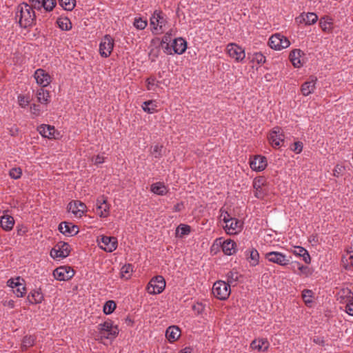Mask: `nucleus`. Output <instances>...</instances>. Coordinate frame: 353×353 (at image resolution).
<instances>
[{
  "instance_id": "obj_22",
  "label": "nucleus",
  "mask_w": 353,
  "mask_h": 353,
  "mask_svg": "<svg viewBox=\"0 0 353 353\" xmlns=\"http://www.w3.org/2000/svg\"><path fill=\"white\" fill-rule=\"evenodd\" d=\"M221 248L224 254L228 256L232 255L236 252V243L231 239L224 241Z\"/></svg>"
},
{
  "instance_id": "obj_53",
  "label": "nucleus",
  "mask_w": 353,
  "mask_h": 353,
  "mask_svg": "<svg viewBox=\"0 0 353 353\" xmlns=\"http://www.w3.org/2000/svg\"><path fill=\"white\" fill-rule=\"evenodd\" d=\"M254 59L256 60L258 63H263L265 61V57L261 52H256L254 54Z\"/></svg>"
},
{
  "instance_id": "obj_63",
  "label": "nucleus",
  "mask_w": 353,
  "mask_h": 353,
  "mask_svg": "<svg viewBox=\"0 0 353 353\" xmlns=\"http://www.w3.org/2000/svg\"><path fill=\"white\" fill-rule=\"evenodd\" d=\"M184 208V204L183 202L178 203L174 206V212H181Z\"/></svg>"
},
{
  "instance_id": "obj_52",
  "label": "nucleus",
  "mask_w": 353,
  "mask_h": 353,
  "mask_svg": "<svg viewBox=\"0 0 353 353\" xmlns=\"http://www.w3.org/2000/svg\"><path fill=\"white\" fill-rule=\"evenodd\" d=\"M291 150L296 154L301 153L303 150V143L301 141L294 142L291 147Z\"/></svg>"
},
{
  "instance_id": "obj_59",
  "label": "nucleus",
  "mask_w": 353,
  "mask_h": 353,
  "mask_svg": "<svg viewBox=\"0 0 353 353\" xmlns=\"http://www.w3.org/2000/svg\"><path fill=\"white\" fill-rule=\"evenodd\" d=\"M41 1L42 0H30L32 3V8H38L40 9L41 8Z\"/></svg>"
},
{
  "instance_id": "obj_31",
  "label": "nucleus",
  "mask_w": 353,
  "mask_h": 353,
  "mask_svg": "<svg viewBox=\"0 0 353 353\" xmlns=\"http://www.w3.org/2000/svg\"><path fill=\"white\" fill-rule=\"evenodd\" d=\"M269 343L267 339H261L259 340H254L251 343L252 349L265 351L268 348Z\"/></svg>"
},
{
  "instance_id": "obj_29",
  "label": "nucleus",
  "mask_w": 353,
  "mask_h": 353,
  "mask_svg": "<svg viewBox=\"0 0 353 353\" xmlns=\"http://www.w3.org/2000/svg\"><path fill=\"white\" fill-rule=\"evenodd\" d=\"M101 205L96 207V213L101 217H107L109 214L110 205L107 203V199H101Z\"/></svg>"
},
{
  "instance_id": "obj_18",
  "label": "nucleus",
  "mask_w": 353,
  "mask_h": 353,
  "mask_svg": "<svg viewBox=\"0 0 353 353\" xmlns=\"http://www.w3.org/2000/svg\"><path fill=\"white\" fill-rule=\"evenodd\" d=\"M86 205L80 201H70L68 205V211H71L77 216L81 217L85 211Z\"/></svg>"
},
{
  "instance_id": "obj_27",
  "label": "nucleus",
  "mask_w": 353,
  "mask_h": 353,
  "mask_svg": "<svg viewBox=\"0 0 353 353\" xmlns=\"http://www.w3.org/2000/svg\"><path fill=\"white\" fill-rule=\"evenodd\" d=\"M14 224V218L10 215H3L0 219V225L6 231L12 229Z\"/></svg>"
},
{
  "instance_id": "obj_26",
  "label": "nucleus",
  "mask_w": 353,
  "mask_h": 353,
  "mask_svg": "<svg viewBox=\"0 0 353 353\" xmlns=\"http://www.w3.org/2000/svg\"><path fill=\"white\" fill-rule=\"evenodd\" d=\"M172 40V32L169 31L165 33L163 37L162 40L160 43V46L164 50V52L168 54H172V48L170 46V42Z\"/></svg>"
},
{
  "instance_id": "obj_43",
  "label": "nucleus",
  "mask_w": 353,
  "mask_h": 353,
  "mask_svg": "<svg viewBox=\"0 0 353 353\" xmlns=\"http://www.w3.org/2000/svg\"><path fill=\"white\" fill-rule=\"evenodd\" d=\"M154 14L157 16L155 18L157 21V26H159V28L162 29V27L166 23V19L163 17V12L160 10H155Z\"/></svg>"
},
{
  "instance_id": "obj_58",
  "label": "nucleus",
  "mask_w": 353,
  "mask_h": 353,
  "mask_svg": "<svg viewBox=\"0 0 353 353\" xmlns=\"http://www.w3.org/2000/svg\"><path fill=\"white\" fill-rule=\"evenodd\" d=\"M204 309V307L202 303H197L196 304L192 306V310L196 312L198 314H201Z\"/></svg>"
},
{
  "instance_id": "obj_4",
  "label": "nucleus",
  "mask_w": 353,
  "mask_h": 353,
  "mask_svg": "<svg viewBox=\"0 0 353 353\" xmlns=\"http://www.w3.org/2000/svg\"><path fill=\"white\" fill-rule=\"evenodd\" d=\"M165 288L164 278L158 275L153 277L147 285L146 290L149 294H157L161 293Z\"/></svg>"
},
{
  "instance_id": "obj_45",
  "label": "nucleus",
  "mask_w": 353,
  "mask_h": 353,
  "mask_svg": "<svg viewBox=\"0 0 353 353\" xmlns=\"http://www.w3.org/2000/svg\"><path fill=\"white\" fill-rule=\"evenodd\" d=\"M295 265L297 266V269L300 270L301 274L305 275V276L312 275V270L308 266L301 265L299 262H295Z\"/></svg>"
},
{
  "instance_id": "obj_62",
  "label": "nucleus",
  "mask_w": 353,
  "mask_h": 353,
  "mask_svg": "<svg viewBox=\"0 0 353 353\" xmlns=\"http://www.w3.org/2000/svg\"><path fill=\"white\" fill-rule=\"evenodd\" d=\"M304 250H305L304 248L301 246H296L295 247V250H294L293 253L297 256H301V254L304 252Z\"/></svg>"
},
{
  "instance_id": "obj_46",
  "label": "nucleus",
  "mask_w": 353,
  "mask_h": 353,
  "mask_svg": "<svg viewBox=\"0 0 353 353\" xmlns=\"http://www.w3.org/2000/svg\"><path fill=\"white\" fill-rule=\"evenodd\" d=\"M241 224L242 223L241 221L233 218L232 220H230L228 225H226V228H228L229 230H232V231H235L241 228Z\"/></svg>"
},
{
  "instance_id": "obj_38",
  "label": "nucleus",
  "mask_w": 353,
  "mask_h": 353,
  "mask_svg": "<svg viewBox=\"0 0 353 353\" xmlns=\"http://www.w3.org/2000/svg\"><path fill=\"white\" fill-rule=\"evenodd\" d=\"M248 260H250V265L252 266H256L259 263V254L258 251L252 248L250 251V256L247 258Z\"/></svg>"
},
{
  "instance_id": "obj_32",
  "label": "nucleus",
  "mask_w": 353,
  "mask_h": 353,
  "mask_svg": "<svg viewBox=\"0 0 353 353\" xmlns=\"http://www.w3.org/2000/svg\"><path fill=\"white\" fill-rule=\"evenodd\" d=\"M319 26L323 31L330 32L333 28V23L331 19L324 17L320 19Z\"/></svg>"
},
{
  "instance_id": "obj_23",
  "label": "nucleus",
  "mask_w": 353,
  "mask_h": 353,
  "mask_svg": "<svg viewBox=\"0 0 353 353\" xmlns=\"http://www.w3.org/2000/svg\"><path fill=\"white\" fill-rule=\"evenodd\" d=\"M318 20L317 15L314 12H308L306 14H301L296 18V21L298 23L304 22L305 25L314 24Z\"/></svg>"
},
{
  "instance_id": "obj_10",
  "label": "nucleus",
  "mask_w": 353,
  "mask_h": 353,
  "mask_svg": "<svg viewBox=\"0 0 353 353\" xmlns=\"http://www.w3.org/2000/svg\"><path fill=\"white\" fill-rule=\"evenodd\" d=\"M59 231L64 235L73 236L77 235L79 229V227L71 222L63 221L58 227Z\"/></svg>"
},
{
  "instance_id": "obj_2",
  "label": "nucleus",
  "mask_w": 353,
  "mask_h": 353,
  "mask_svg": "<svg viewBox=\"0 0 353 353\" xmlns=\"http://www.w3.org/2000/svg\"><path fill=\"white\" fill-rule=\"evenodd\" d=\"M99 334L101 338L113 340L119 334L117 325H114L111 320H108L98 325Z\"/></svg>"
},
{
  "instance_id": "obj_61",
  "label": "nucleus",
  "mask_w": 353,
  "mask_h": 353,
  "mask_svg": "<svg viewBox=\"0 0 353 353\" xmlns=\"http://www.w3.org/2000/svg\"><path fill=\"white\" fill-rule=\"evenodd\" d=\"M92 161L96 165L100 164V163H102L104 161V158H103V157H101L100 155H97V156L93 157Z\"/></svg>"
},
{
  "instance_id": "obj_17",
  "label": "nucleus",
  "mask_w": 353,
  "mask_h": 353,
  "mask_svg": "<svg viewBox=\"0 0 353 353\" xmlns=\"http://www.w3.org/2000/svg\"><path fill=\"white\" fill-rule=\"evenodd\" d=\"M250 168L254 171H262L267 167V159L264 156L256 155L250 162Z\"/></svg>"
},
{
  "instance_id": "obj_28",
  "label": "nucleus",
  "mask_w": 353,
  "mask_h": 353,
  "mask_svg": "<svg viewBox=\"0 0 353 353\" xmlns=\"http://www.w3.org/2000/svg\"><path fill=\"white\" fill-rule=\"evenodd\" d=\"M43 299V295L41 289L32 290L28 296V300L31 304H37L41 303Z\"/></svg>"
},
{
  "instance_id": "obj_11",
  "label": "nucleus",
  "mask_w": 353,
  "mask_h": 353,
  "mask_svg": "<svg viewBox=\"0 0 353 353\" xmlns=\"http://www.w3.org/2000/svg\"><path fill=\"white\" fill-rule=\"evenodd\" d=\"M268 139L272 147L279 146L281 142L284 141V134L280 127H274L268 136Z\"/></svg>"
},
{
  "instance_id": "obj_51",
  "label": "nucleus",
  "mask_w": 353,
  "mask_h": 353,
  "mask_svg": "<svg viewBox=\"0 0 353 353\" xmlns=\"http://www.w3.org/2000/svg\"><path fill=\"white\" fill-rule=\"evenodd\" d=\"M34 343V337L33 336H25L23 339V344L24 346H32Z\"/></svg>"
},
{
  "instance_id": "obj_7",
  "label": "nucleus",
  "mask_w": 353,
  "mask_h": 353,
  "mask_svg": "<svg viewBox=\"0 0 353 353\" xmlns=\"http://www.w3.org/2000/svg\"><path fill=\"white\" fill-rule=\"evenodd\" d=\"M114 48V39L110 34H105L99 45V53L101 57H108Z\"/></svg>"
},
{
  "instance_id": "obj_44",
  "label": "nucleus",
  "mask_w": 353,
  "mask_h": 353,
  "mask_svg": "<svg viewBox=\"0 0 353 353\" xmlns=\"http://www.w3.org/2000/svg\"><path fill=\"white\" fill-rule=\"evenodd\" d=\"M57 4V0H42L41 7L46 11H52Z\"/></svg>"
},
{
  "instance_id": "obj_64",
  "label": "nucleus",
  "mask_w": 353,
  "mask_h": 353,
  "mask_svg": "<svg viewBox=\"0 0 353 353\" xmlns=\"http://www.w3.org/2000/svg\"><path fill=\"white\" fill-rule=\"evenodd\" d=\"M156 17H157V16L154 13L152 17L150 19V24H151V26H154V30H158L157 26V21H156V19H155Z\"/></svg>"
},
{
  "instance_id": "obj_54",
  "label": "nucleus",
  "mask_w": 353,
  "mask_h": 353,
  "mask_svg": "<svg viewBox=\"0 0 353 353\" xmlns=\"http://www.w3.org/2000/svg\"><path fill=\"white\" fill-rule=\"evenodd\" d=\"M300 256L303 258V260L305 263L310 264L311 263V257L307 250H304V252L301 254Z\"/></svg>"
},
{
  "instance_id": "obj_33",
  "label": "nucleus",
  "mask_w": 353,
  "mask_h": 353,
  "mask_svg": "<svg viewBox=\"0 0 353 353\" xmlns=\"http://www.w3.org/2000/svg\"><path fill=\"white\" fill-rule=\"evenodd\" d=\"M37 96L39 103L46 104L49 102L50 93L48 90H44L43 88H41L37 90Z\"/></svg>"
},
{
  "instance_id": "obj_8",
  "label": "nucleus",
  "mask_w": 353,
  "mask_h": 353,
  "mask_svg": "<svg viewBox=\"0 0 353 353\" xmlns=\"http://www.w3.org/2000/svg\"><path fill=\"white\" fill-rule=\"evenodd\" d=\"M74 271L69 266H60L53 271L54 277L59 281H68L72 278Z\"/></svg>"
},
{
  "instance_id": "obj_36",
  "label": "nucleus",
  "mask_w": 353,
  "mask_h": 353,
  "mask_svg": "<svg viewBox=\"0 0 353 353\" xmlns=\"http://www.w3.org/2000/svg\"><path fill=\"white\" fill-rule=\"evenodd\" d=\"M57 23L62 30H69L72 28V23L68 17L59 18Z\"/></svg>"
},
{
  "instance_id": "obj_1",
  "label": "nucleus",
  "mask_w": 353,
  "mask_h": 353,
  "mask_svg": "<svg viewBox=\"0 0 353 353\" xmlns=\"http://www.w3.org/2000/svg\"><path fill=\"white\" fill-rule=\"evenodd\" d=\"M15 17L19 18V26L23 28L32 26L36 21L35 12L32 7L26 3L18 6Z\"/></svg>"
},
{
  "instance_id": "obj_39",
  "label": "nucleus",
  "mask_w": 353,
  "mask_h": 353,
  "mask_svg": "<svg viewBox=\"0 0 353 353\" xmlns=\"http://www.w3.org/2000/svg\"><path fill=\"white\" fill-rule=\"evenodd\" d=\"M190 232L191 227L188 225L180 224L176 228V234L181 238L189 234Z\"/></svg>"
},
{
  "instance_id": "obj_6",
  "label": "nucleus",
  "mask_w": 353,
  "mask_h": 353,
  "mask_svg": "<svg viewBox=\"0 0 353 353\" xmlns=\"http://www.w3.org/2000/svg\"><path fill=\"white\" fill-rule=\"evenodd\" d=\"M70 246L63 241L58 242L50 251V256L55 258H65L70 253Z\"/></svg>"
},
{
  "instance_id": "obj_35",
  "label": "nucleus",
  "mask_w": 353,
  "mask_h": 353,
  "mask_svg": "<svg viewBox=\"0 0 353 353\" xmlns=\"http://www.w3.org/2000/svg\"><path fill=\"white\" fill-rule=\"evenodd\" d=\"M313 296L314 292L310 290L305 289L302 292V299L307 307H310L313 303Z\"/></svg>"
},
{
  "instance_id": "obj_37",
  "label": "nucleus",
  "mask_w": 353,
  "mask_h": 353,
  "mask_svg": "<svg viewBox=\"0 0 353 353\" xmlns=\"http://www.w3.org/2000/svg\"><path fill=\"white\" fill-rule=\"evenodd\" d=\"M239 276H241L239 274V273L236 271H230L227 273L226 277H227V282L226 283L230 284V286L231 285H235L236 283L239 281Z\"/></svg>"
},
{
  "instance_id": "obj_3",
  "label": "nucleus",
  "mask_w": 353,
  "mask_h": 353,
  "mask_svg": "<svg viewBox=\"0 0 353 353\" xmlns=\"http://www.w3.org/2000/svg\"><path fill=\"white\" fill-rule=\"evenodd\" d=\"M212 292L216 299L226 300L231 293L230 284L223 281H216L213 285Z\"/></svg>"
},
{
  "instance_id": "obj_9",
  "label": "nucleus",
  "mask_w": 353,
  "mask_h": 353,
  "mask_svg": "<svg viewBox=\"0 0 353 353\" xmlns=\"http://www.w3.org/2000/svg\"><path fill=\"white\" fill-rule=\"evenodd\" d=\"M265 258L270 262L281 266L290 264V259L286 255L279 252H270L265 254Z\"/></svg>"
},
{
  "instance_id": "obj_34",
  "label": "nucleus",
  "mask_w": 353,
  "mask_h": 353,
  "mask_svg": "<svg viewBox=\"0 0 353 353\" xmlns=\"http://www.w3.org/2000/svg\"><path fill=\"white\" fill-rule=\"evenodd\" d=\"M340 299L344 300L345 302L347 301H353V293L352 290L347 288H343L339 292Z\"/></svg>"
},
{
  "instance_id": "obj_56",
  "label": "nucleus",
  "mask_w": 353,
  "mask_h": 353,
  "mask_svg": "<svg viewBox=\"0 0 353 353\" xmlns=\"http://www.w3.org/2000/svg\"><path fill=\"white\" fill-rule=\"evenodd\" d=\"M19 104L21 107H25L29 103V101L23 95H19L18 97Z\"/></svg>"
},
{
  "instance_id": "obj_48",
  "label": "nucleus",
  "mask_w": 353,
  "mask_h": 353,
  "mask_svg": "<svg viewBox=\"0 0 353 353\" xmlns=\"http://www.w3.org/2000/svg\"><path fill=\"white\" fill-rule=\"evenodd\" d=\"M147 21L143 20L141 18L135 19L134 21V27L138 30H144L147 26Z\"/></svg>"
},
{
  "instance_id": "obj_30",
  "label": "nucleus",
  "mask_w": 353,
  "mask_h": 353,
  "mask_svg": "<svg viewBox=\"0 0 353 353\" xmlns=\"http://www.w3.org/2000/svg\"><path fill=\"white\" fill-rule=\"evenodd\" d=\"M150 190L158 195L166 194L168 190L163 183L157 182L151 185Z\"/></svg>"
},
{
  "instance_id": "obj_55",
  "label": "nucleus",
  "mask_w": 353,
  "mask_h": 353,
  "mask_svg": "<svg viewBox=\"0 0 353 353\" xmlns=\"http://www.w3.org/2000/svg\"><path fill=\"white\" fill-rule=\"evenodd\" d=\"M30 111L32 114L38 116L40 114V105L37 104H32L30 105Z\"/></svg>"
},
{
  "instance_id": "obj_15",
  "label": "nucleus",
  "mask_w": 353,
  "mask_h": 353,
  "mask_svg": "<svg viewBox=\"0 0 353 353\" xmlns=\"http://www.w3.org/2000/svg\"><path fill=\"white\" fill-rule=\"evenodd\" d=\"M37 83L42 88L48 86L51 82V77L48 72L43 69H37L34 74Z\"/></svg>"
},
{
  "instance_id": "obj_25",
  "label": "nucleus",
  "mask_w": 353,
  "mask_h": 353,
  "mask_svg": "<svg viewBox=\"0 0 353 353\" xmlns=\"http://www.w3.org/2000/svg\"><path fill=\"white\" fill-rule=\"evenodd\" d=\"M181 335L180 329L175 325L168 327L166 330L165 336L170 342H174L176 341Z\"/></svg>"
},
{
  "instance_id": "obj_20",
  "label": "nucleus",
  "mask_w": 353,
  "mask_h": 353,
  "mask_svg": "<svg viewBox=\"0 0 353 353\" xmlns=\"http://www.w3.org/2000/svg\"><path fill=\"white\" fill-rule=\"evenodd\" d=\"M316 81V77L311 76L310 81H305L303 83L301 88L303 95L307 96L314 91Z\"/></svg>"
},
{
  "instance_id": "obj_24",
  "label": "nucleus",
  "mask_w": 353,
  "mask_h": 353,
  "mask_svg": "<svg viewBox=\"0 0 353 353\" xmlns=\"http://www.w3.org/2000/svg\"><path fill=\"white\" fill-rule=\"evenodd\" d=\"M38 131L42 137L48 139L54 138L55 129L54 126L42 124L38 127Z\"/></svg>"
},
{
  "instance_id": "obj_42",
  "label": "nucleus",
  "mask_w": 353,
  "mask_h": 353,
  "mask_svg": "<svg viewBox=\"0 0 353 353\" xmlns=\"http://www.w3.org/2000/svg\"><path fill=\"white\" fill-rule=\"evenodd\" d=\"M59 5L64 10L71 11L76 6V0H59Z\"/></svg>"
},
{
  "instance_id": "obj_14",
  "label": "nucleus",
  "mask_w": 353,
  "mask_h": 353,
  "mask_svg": "<svg viewBox=\"0 0 353 353\" xmlns=\"http://www.w3.org/2000/svg\"><path fill=\"white\" fill-rule=\"evenodd\" d=\"M266 185V179L263 176L256 177L253 181V188L255 190L254 195L258 199H262L266 194L263 187Z\"/></svg>"
},
{
  "instance_id": "obj_19",
  "label": "nucleus",
  "mask_w": 353,
  "mask_h": 353,
  "mask_svg": "<svg viewBox=\"0 0 353 353\" xmlns=\"http://www.w3.org/2000/svg\"><path fill=\"white\" fill-rule=\"evenodd\" d=\"M170 47L172 48V54H181L185 52L187 49V42L183 38L179 37L173 40Z\"/></svg>"
},
{
  "instance_id": "obj_50",
  "label": "nucleus",
  "mask_w": 353,
  "mask_h": 353,
  "mask_svg": "<svg viewBox=\"0 0 353 353\" xmlns=\"http://www.w3.org/2000/svg\"><path fill=\"white\" fill-rule=\"evenodd\" d=\"M9 174L11 178L18 179L21 176L22 170L20 168H14L10 170Z\"/></svg>"
},
{
  "instance_id": "obj_40",
  "label": "nucleus",
  "mask_w": 353,
  "mask_h": 353,
  "mask_svg": "<svg viewBox=\"0 0 353 353\" xmlns=\"http://www.w3.org/2000/svg\"><path fill=\"white\" fill-rule=\"evenodd\" d=\"M117 307V304L114 301L110 300L105 303L103 311L105 314H112Z\"/></svg>"
},
{
  "instance_id": "obj_21",
  "label": "nucleus",
  "mask_w": 353,
  "mask_h": 353,
  "mask_svg": "<svg viewBox=\"0 0 353 353\" xmlns=\"http://www.w3.org/2000/svg\"><path fill=\"white\" fill-rule=\"evenodd\" d=\"M303 54H304V53L300 49H294L290 52L289 58L295 68L302 66L303 64L301 61V57Z\"/></svg>"
},
{
  "instance_id": "obj_49",
  "label": "nucleus",
  "mask_w": 353,
  "mask_h": 353,
  "mask_svg": "<svg viewBox=\"0 0 353 353\" xmlns=\"http://www.w3.org/2000/svg\"><path fill=\"white\" fill-rule=\"evenodd\" d=\"M162 150H163V145H156L153 147L151 153L154 156V158L159 159L162 156Z\"/></svg>"
},
{
  "instance_id": "obj_47",
  "label": "nucleus",
  "mask_w": 353,
  "mask_h": 353,
  "mask_svg": "<svg viewBox=\"0 0 353 353\" xmlns=\"http://www.w3.org/2000/svg\"><path fill=\"white\" fill-rule=\"evenodd\" d=\"M132 264H125L121 268V277H125L126 279H128L130 276V273L132 272Z\"/></svg>"
},
{
  "instance_id": "obj_5",
  "label": "nucleus",
  "mask_w": 353,
  "mask_h": 353,
  "mask_svg": "<svg viewBox=\"0 0 353 353\" xmlns=\"http://www.w3.org/2000/svg\"><path fill=\"white\" fill-rule=\"evenodd\" d=\"M268 45L272 49L281 50L288 48L290 45V42L285 36L280 33H276L271 36Z\"/></svg>"
},
{
  "instance_id": "obj_16",
  "label": "nucleus",
  "mask_w": 353,
  "mask_h": 353,
  "mask_svg": "<svg viewBox=\"0 0 353 353\" xmlns=\"http://www.w3.org/2000/svg\"><path fill=\"white\" fill-rule=\"evenodd\" d=\"M20 279L21 278L18 276L15 279H10L7 282L8 286L12 289H16L14 290V292L18 297L23 296L26 291V288L19 282Z\"/></svg>"
},
{
  "instance_id": "obj_41",
  "label": "nucleus",
  "mask_w": 353,
  "mask_h": 353,
  "mask_svg": "<svg viewBox=\"0 0 353 353\" xmlns=\"http://www.w3.org/2000/svg\"><path fill=\"white\" fill-rule=\"evenodd\" d=\"M142 108L145 112L152 114L156 111L157 105L153 101H146L143 102Z\"/></svg>"
},
{
  "instance_id": "obj_60",
  "label": "nucleus",
  "mask_w": 353,
  "mask_h": 353,
  "mask_svg": "<svg viewBox=\"0 0 353 353\" xmlns=\"http://www.w3.org/2000/svg\"><path fill=\"white\" fill-rule=\"evenodd\" d=\"M313 342L321 346L325 345V341L323 337L316 336L313 339Z\"/></svg>"
},
{
  "instance_id": "obj_12",
  "label": "nucleus",
  "mask_w": 353,
  "mask_h": 353,
  "mask_svg": "<svg viewBox=\"0 0 353 353\" xmlns=\"http://www.w3.org/2000/svg\"><path fill=\"white\" fill-rule=\"evenodd\" d=\"M227 51L229 56L237 61H242L245 56L244 50L235 43H229L227 46Z\"/></svg>"
},
{
  "instance_id": "obj_57",
  "label": "nucleus",
  "mask_w": 353,
  "mask_h": 353,
  "mask_svg": "<svg viewBox=\"0 0 353 353\" xmlns=\"http://www.w3.org/2000/svg\"><path fill=\"white\" fill-rule=\"evenodd\" d=\"M221 216L223 218V221L225 223L226 225H228L230 220H232L233 218L231 217L230 214L228 213V212H225L224 213H222Z\"/></svg>"
},
{
  "instance_id": "obj_13",
  "label": "nucleus",
  "mask_w": 353,
  "mask_h": 353,
  "mask_svg": "<svg viewBox=\"0 0 353 353\" xmlns=\"http://www.w3.org/2000/svg\"><path fill=\"white\" fill-rule=\"evenodd\" d=\"M101 248L106 252H112L117 248V239L114 236H102Z\"/></svg>"
}]
</instances>
